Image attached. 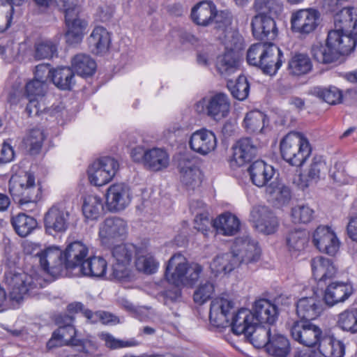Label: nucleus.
<instances>
[{
	"mask_svg": "<svg viewBox=\"0 0 357 357\" xmlns=\"http://www.w3.org/2000/svg\"><path fill=\"white\" fill-rule=\"evenodd\" d=\"M233 153L229 160L232 168L243 166L256 155L257 148L250 138L239 139L232 147Z\"/></svg>",
	"mask_w": 357,
	"mask_h": 357,
	"instance_id": "a211bd4d",
	"label": "nucleus"
},
{
	"mask_svg": "<svg viewBox=\"0 0 357 357\" xmlns=\"http://www.w3.org/2000/svg\"><path fill=\"white\" fill-rule=\"evenodd\" d=\"M47 90L45 80L33 79L29 82L25 86V93L29 100L26 112L29 116L40 115L42 112H47V109L43 101Z\"/></svg>",
	"mask_w": 357,
	"mask_h": 357,
	"instance_id": "1a4fd4ad",
	"label": "nucleus"
},
{
	"mask_svg": "<svg viewBox=\"0 0 357 357\" xmlns=\"http://www.w3.org/2000/svg\"><path fill=\"white\" fill-rule=\"evenodd\" d=\"M227 86L232 96L238 100H243L248 96L250 85L244 75L238 76L236 81L229 79Z\"/></svg>",
	"mask_w": 357,
	"mask_h": 357,
	"instance_id": "6e6d98bb",
	"label": "nucleus"
},
{
	"mask_svg": "<svg viewBox=\"0 0 357 357\" xmlns=\"http://www.w3.org/2000/svg\"><path fill=\"white\" fill-rule=\"evenodd\" d=\"M312 58L319 63L329 64L337 61L340 54L334 50L326 43L325 45L317 43L311 47Z\"/></svg>",
	"mask_w": 357,
	"mask_h": 357,
	"instance_id": "a18cd8bd",
	"label": "nucleus"
},
{
	"mask_svg": "<svg viewBox=\"0 0 357 357\" xmlns=\"http://www.w3.org/2000/svg\"><path fill=\"white\" fill-rule=\"evenodd\" d=\"M181 181L187 188L194 189L201 183L200 171L194 160L182 156L178 163Z\"/></svg>",
	"mask_w": 357,
	"mask_h": 357,
	"instance_id": "bb28decb",
	"label": "nucleus"
},
{
	"mask_svg": "<svg viewBox=\"0 0 357 357\" xmlns=\"http://www.w3.org/2000/svg\"><path fill=\"white\" fill-rule=\"evenodd\" d=\"M72 67L79 75L88 77L94 73L96 64L89 55L79 54L72 59Z\"/></svg>",
	"mask_w": 357,
	"mask_h": 357,
	"instance_id": "603ef678",
	"label": "nucleus"
},
{
	"mask_svg": "<svg viewBox=\"0 0 357 357\" xmlns=\"http://www.w3.org/2000/svg\"><path fill=\"white\" fill-rule=\"evenodd\" d=\"M89 252L88 248L80 241L70 243L63 252L64 266L68 274L66 277H75L84 264Z\"/></svg>",
	"mask_w": 357,
	"mask_h": 357,
	"instance_id": "2eb2a0df",
	"label": "nucleus"
},
{
	"mask_svg": "<svg viewBox=\"0 0 357 357\" xmlns=\"http://www.w3.org/2000/svg\"><path fill=\"white\" fill-rule=\"evenodd\" d=\"M58 6L65 14L68 30L66 33L67 43L75 44L81 42L87 22L79 17L81 10L78 0H56Z\"/></svg>",
	"mask_w": 357,
	"mask_h": 357,
	"instance_id": "39448f33",
	"label": "nucleus"
},
{
	"mask_svg": "<svg viewBox=\"0 0 357 357\" xmlns=\"http://www.w3.org/2000/svg\"><path fill=\"white\" fill-rule=\"evenodd\" d=\"M73 347L78 351L77 357H95L98 349L97 343L89 339H77Z\"/></svg>",
	"mask_w": 357,
	"mask_h": 357,
	"instance_id": "69168bd1",
	"label": "nucleus"
},
{
	"mask_svg": "<svg viewBox=\"0 0 357 357\" xmlns=\"http://www.w3.org/2000/svg\"><path fill=\"white\" fill-rule=\"evenodd\" d=\"M169 157L167 151L161 148L146 150L144 166L151 171L158 172L168 167Z\"/></svg>",
	"mask_w": 357,
	"mask_h": 357,
	"instance_id": "4c0bfd02",
	"label": "nucleus"
},
{
	"mask_svg": "<svg viewBox=\"0 0 357 357\" xmlns=\"http://www.w3.org/2000/svg\"><path fill=\"white\" fill-rule=\"evenodd\" d=\"M322 310L321 302L316 296L301 298L296 304V313L304 321L315 319Z\"/></svg>",
	"mask_w": 357,
	"mask_h": 357,
	"instance_id": "c756f323",
	"label": "nucleus"
},
{
	"mask_svg": "<svg viewBox=\"0 0 357 357\" xmlns=\"http://www.w3.org/2000/svg\"><path fill=\"white\" fill-rule=\"evenodd\" d=\"M73 319L71 316L67 315L60 317L56 322L59 328L53 333L51 339L47 343L48 349H52L63 345H70L73 347L76 338V330L72 324Z\"/></svg>",
	"mask_w": 357,
	"mask_h": 357,
	"instance_id": "ddd939ff",
	"label": "nucleus"
},
{
	"mask_svg": "<svg viewBox=\"0 0 357 357\" xmlns=\"http://www.w3.org/2000/svg\"><path fill=\"white\" fill-rule=\"evenodd\" d=\"M99 337L104 342L105 346L112 350L135 347L139 344V342L133 338L128 340H123L114 337L112 335L108 333H101L99 334Z\"/></svg>",
	"mask_w": 357,
	"mask_h": 357,
	"instance_id": "e2e57ef3",
	"label": "nucleus"
},
{
	"mask_svg": "<svg viewBox=\"0 0 357 357\" xmlns=\"http://www.w3.org/2000/svg\"><path fill=\"white\" fill-rule=\"evenodd\" d=\"M119 169L117 160L111 157H103L94 161L88 168L90 183L96 186L108 183Z\"/></svg>",
	"mask_w": 357,
	"mask_h": 357,
	"instance_id": "6e6552de",
	"label": "nucleus"
},
{
	"mask_svg": "<svg viewBox=\"0 0 357 357\" xmlns=\"http://www.w3.org/2000/svg\"><path fill=\"white\" fill-rule=\"evenodd\" d=\"M310 59L306 54H296L293 56L288 63V70L294 75L307 74L312 69Z\"/></svg>",
	"mask_w": 357,
	"mask_h": 357,
	"instance_id": "864d4df0",
	"label": "nucleus"
},
{
	"mask_svg": "<svg viewBox=\"0 0 357 357\" xmlns=\"http://www.w3.org/2000/svg\"><path fill=\"white\" fill-rule=\"evenodd\" d=\"M241 55L224 52L216 60L215 68L223 77L228 78L239 68Z\"/></svg>",
	"mask_w": 357,
	"mask_h": 357,
	"instance_id": "a19ab883",
	"label": "nucleus"
},
{
	"mask_svg": "<svg viewBox=\"0 0 357 357\" xmlns=\"http://www.w3.org/2000/svg\"><path fill=\"white\" fill-rule=\"evenodd\" d=\"M248 172L252 183L259 188L267 186L274 175L273 167L263 160H256L252 162Z\"/></svg>",
	"mask_w": 357,
	"mask_h": 357,
	"instance_id": "7c9ffc66",
	"label": "nucleus"
},
{
	"mask_svg": "<svg viewBox=\"0 0 357 357\" xmlns=\"http://www.w3.org/2000/svg\"><path fill=\"white\" fill-rule=\"evenodd\" d=\"M105 197L108 210L117 212L125 209L130 204L132 196L127 185L115 183L107 188Z\"/></svg>",
	"mask_w": 357,
	"mask_h": 357,
	"instance_id": "f3484780",
	"label": "nucleus"
},
{
	"mask_svg": "<svg viewBox=\"0 0 357 357\" xmlns=\"http://www.w3.org/2000/svg\"><path fill=\"white\" fill-rule=\"evenodd\" d=\"M37 255L43 270L52 277H66L68 274L64 266L63 253L59 248H47Z\"/></svg>",
	"mask_w": 357,
	"mask_h": 357,
	"instance_id": "f8f14e48",
	"label": "nucleus"
},
{
	"mask_svg": "<svg viewBox=\"0 0 357 357\" xmlns=\"http://www.w3.org/2000/svg\"><path fill=\"white\" fill-rule=\"evenodd\" d=\"M136 268L146 274H153L158 268V261L153 255V250L146 242L137 245L135 255Z\"/></svg>",
	"mask_w": 357,
	"mask_h": 357,
	"instance_id": "a878e982",
	"label": "nucleus"
},
{
	"mask_svg": "<svg viewBox=\"0 0 357 357\" xmlns=\"http://www.w3.org/2000/svg\"><path fill=\"white\" fill-rule=\"evenodd\" d=\"M275 17L255 15L251 26L253 36L258 40H274L278 36Z\"/></svg>",
	"mask_w": 357,
	"mask_h": 357,
	"instance_id": "5701e85b",
	"label": "nucleus"
},
{
	"mask_svg": "<svg viewBox=\"0 0 357 357\" xmlns=\"http://www.w3.org/2000/svg\"><path fill=\"white\" fill-rule=\"evenodd\" d=\"M319 17V12L316 9L298 10L291 14V29L294 32L302 35L309 34L317 29Z\"/></svg>",
	"mask_w": 357,
	"mask_h": 357,
	"instance_id": "4468645a",
	"label": "nucleus"
},
{
	"mask_svg": "<svg viewBox=\"0 0 357 357\" xmlns=\"http://www.w3.org/2000/svg\"><path fill=\"white\" fill-rule=\"evenodd\" d=\"M335 26L350 35L357 33V8H343L335 16Z\"/></svg>",
	"mask_w": 357,
	"mask_h": 357,
	"instance_id": "473e14b6",
	"label": "nucleus"
},
{
	"mask_svg": "<svg viewBox=\"0 0 357 357\" xmlns=\"http://www.w3.org/2000/svg\"><path fill=\"white\" fill-rule=\"evenodd\" d=\"M8 186L10 194L20 206L36 203L41 195L40 185L36 183L34 175L30 172L12 176Z\"/></svg>",
	"mask_w": 357,
	"mask_h": 357,
	"instance_id": "20e7f679",
	"label": "nucleus"
},
{
	"mask_svg": "<svg viewBox=\"0 0 357 357\" xmlns=\"http://www.w3.org/2000/svg\"><path fill=\"white\" fill-rule=\"evenodd\" d=\"M102 199L96 195H88L84 197L82 213L84 217L90 220H97L103 211Z\"/></svg>",
	"mask_w": 357,
	"mask_h": 357,
	"instance_id": "c03bdc74",
	"label": "nucleus"
},
{
	"mask_svg": "<svg viewBox=\"0 0 357 357\" xmlns=\"http://www.w3.org/2000/svg\"><path fill=\"white\" fill-rule=\"evenodd\" d=\"M255 321L273 324L277 319L278 310L276 305L266 299L257 301L253 308Z\"/></svg>",
	"mask_w": 357,
	"mask_h": 357,
	"instance_id": "e433bc0d",
	"label": "nucleus"
},
{
	"mask_svg": "<svg viewBox=\"0 0 357 357\" xmlns=\"http://www.w3.org/2000/svg\"><path fill=\"white\" fill-rule=\"evenodd\" d=\"M189 145L195 152L205 155L215 149L217 146L216 137L209 130L200 129L191 135Z\"/></svg>",
	"mask_w": 357,
	"mask_h": 357,
	"instance_id": "4be33fe9",
	"label": "nucleus"
},
{
	"mask_svg": "<svg viewBox=\"0 0 357 357\" xmlns=\"http://www.w3.org/2000/svg\"><path fill=\"white\" fill-rule=\"evenodd\" d=\"M250 221L259 232L265 234L275 233L279 225L276 216L265 206H254L250 211Z\"/></svg>",
	"mask_w": 357,
	"mask_h": 357,
	"instance_id": "dca6fc26",
	"label": "nucleus"
},
{
	"mask_svg": "<svg viewBox=\"0 0 357 357\" xmlns=\"http://www.w3.org/2000/svg\"><path fill=\"white\" fill-rule=\"evenodd\" d=\"M4 278L9 289V298L16 304L27 295H35L43 287L41 278L28 275L20 268L7 271Z\"/></svg>",
	"mask_w": 357,
	"mask_h": 357,
	"instance_id": "f03ea898",
	"label": "nucleus"
},
{
	"mask_svg": "<svg viewBox=\"0 0 357 357\" xmlns=\"http://www.w3.org/2000/svg\"><path fill=\"white\" fill-rule=\"evenodd\" d=\"M312 93L330 105H335L342 99L341 91L335 86L329 88L314 87Z\"/></svg>",
	"mask_w": 357,
	"mask_h": 357,
	"instance_id": "052dcab7",
	"label": "nucleus"
},
{
	"mask_svg": "<svg viewBox=\"0 0 357 357\" xmlns=\"http://www.w3.org/2000/svg\"><path fill=\"white\" fill-rule=\"evenodd\" d=\"M107 264L101 257H93L86 259L80 269L74 273V276L84 275L91 278H102L106 273Z\"/></svg>",
	"mask_w": 357,
	"mask_h": 357,
	"instance_id": "c9c22d12",
	"label": "nucleus"
},
{
	"mask_svg": "<svg viewBox=\"0 0 357 357\" xmlns=\"http://www.w3.org/2000/svg\"><path fill=\"white\" fill-rule=\"evenodd\" d=\"M327 172L328 166L325 160L322 156L317 155L312 159L306 170V175L308 181H317L324 177Z\"/></svg>",
	"mask_w": 357,
	"mask_h": 357,
	"instance_id": "4d7b16f0",
	"label": "nucleus"
},
{
	"mask_svg": "<svg viewBox=\"0 0 357 357\" xmlns=\"http://www.w3.org/2000/svg\"><path fill=\"white\" fill-rule=\"evenodd\" d=\"M232 252L238 257L241 263L256 261L260 256V249L257 243L248 235H243L235 239Z\"/></svg>",
	"mask_w": 357,
	"mask_h": 357,
	"instance_id": "aec40b11",
	"label": "nucleus"
},
{
	"mask_svg": "<svg viewBox=\"0 0 357 357\" xmlns=\"http://www.w3.org/2000/svg\"><path fill=\"white\" fill-rule=\"evenodd\" d=\"M240 221L236 216L225 213L213 221V227L217 232L224 236H234L240 229Z\"/></svg>",
	"mask_w": 357,
	"mask_h": 357,
	"instance_id": "ea45409f",
	"label": "nucleus"
},
{
	"mask_svg": "<svg viewBox=\"0 0 357 357\" xmlns=\"http://www.w3.org/2000/svg\"><path fill=\"white\" fill-rule=\"evenodd\" d=\"M51 79L53 84L61 90H71L75 84L74 73L69 67L53 69Z\"/></svg>",
	"mask_w": 357,
	"mask_h": 357,
	"instance_id": "de8ad7c7",
	"label": "nucleus"
},
{
	"mask_svg": "<svg viewBox=\"0 0 357 357\" xmlns=\"http://www.w3.org/2000/svg\"><path fill=\"white\" fill-rule=\"evenodd\" d=\"M266 121V115L259 110L248 112L244 119V126L247 132L261 133L263 132Z\"/></svg>",
	"mask_w": 357,
	"mask_h": 357,
	"instance_id": "5fc2aeb1",
	"label": "nucleus"
},
{
	"mask_svg": "<svg viewBox=\"0 0 357 357\" xmlns=\"http://www.w3.org/2000/svg\"><path fill=\"white\" fill-rule=\"evenodd\" d=\"M338 326L351 333H357V309L346 310L338 315Z\"/></svg>",
	"mask_w": 357,
	"mask_h": 357,
	"instance_id": "13d9d810",
	"label": "nucleus"
},
{
	"mask_svg": "<svg viewBox=\"0 0 357 357\" xmlns=\"http://www.w3.org/2000/svg\"><path fill=\"white\" fill-rule=\"evenodd\" d=\"M308 238V234L304 230L291 231L286 238L287 245L290 251H301L307 244Z\"/></svg>",
	"mask_w": 357,
	"mask_h": 357,
	"instance_id": "bf43d9fd",
	"label": "nucleus"
},
{
	"mask_svg": "<svg viewBox=\"0 0 357 357\" xmlns=\"http://www.w3.org/2000/svg\"><path fill=\"white\" fill-rule=\"evenodd\" d=\"M312 242L320 252L331 256L337 253L340 247L335 234L328 227H318L313 234Z\"/></svg>",
	"mask_w": 357,
	"mask_h": 357,
	"instance_id": "6ab92c4d",
	"label": "nucleus"
},
{
	"mask_svg": "<svg viewBox=\"0 0 357 357\" xmlns=\"http://www.w3.org/2000/svg\"><path fill=\"white\" fill-rule=\"evenodd\" d=\"M241 261L233 252L218 255L211 263L212 271L216 273H227L238 266Z\"/></svg>",
	"mask_w": 357,
	"mask_h": 357,
	"instance_id": "79ce46f5",
	"label": "nucleus"
},
{
	"mask_svg": "<svg viewBox=\"0 0 357 357\" xmlns=\"http://www.w3.org/2000/svg\"><path fill=\"white\" fill-rule=\"evenodd\" d=\"M128 233L126 222L119 217L107 218L99 226V237L102 244L109 245L123 240Z\"/></svg>",
	"mask_w": 357,
	"mask_h": 357,
	"instance_id": "9b49d317",
	"label": "nucleus"
},
{
	"mask_svg": "<svg viewBox=\"0 0 357 357\" xmlns=\"http://www.w3.org/2000/svg\"><path fill=\"white\" fill-rule=\"evenodd\" d=\"M252 8L256 15L276 17L282 13L283 5L280 0H255Z\"/></svg>",
	"mask_w": 357,
	"mask_h": 357,
	"instance_id": "09e8293b",
	"label": "nucleus"
},
{
	"mask_svg": "<svg viewBox=\"0 0 357 357\" xmlns=\"http://www.w3.org/2000/svg\"><path fill=\"white\" fill-rule=\"evenodd\" d=\"M70 213L62 206H52L45 215L44 223L47 231L57 233L64 232L68 227Z\"/></svg>",
	"mask_w": 357,
	"mask_h": 357,
	"instance_id": "412c9836",
	"label": "nucleus"
},
{
	"mask_svg": "<svg viewBox=\"0 0 357 357\" xmlns=\"http://www.w3.org/2000/svg\"><path fill=\"white\" fill-rule=\"evenodd\" d=\"M216 6L211 1H203L192 9L191 17L197 25L207 26L213 22Z\"/></svg>",
	"mask_w": 357,
	"mask_h": 357,
	"instance_id": "f704fd0d",
	"label": "nucleus"
},
{
	"mask_svg": "<svg viewBox=\"0 0 357 357\" xmlns=\"http://www.w3.org/2000/svg\"><path fill=\"white\" fill-rule=\"evenodd\" d=\"M110 41L109 32L105 28L100 26L95 27L88 38L89 47L91 52L96 54L107 52Z\"/></svg>",
	"mask_w": 357,
	"mask_h": 357,
	"instance_id": "58836bf2",
	"label": "nucleus"
},
{
	"mask_svg": "<svg viewBox=\"0 0 357 357\" xmlns=\"http://www.w3.org/2000/svg\"><path fill=\"white\" fill-rule=\"evenodd\" d=\"M10 222L15 231L21 237L27 236L37 227L36 220L23 213L12 216Z\"/></svg>",
	"mask_w": 357,
	"mask_h": 357,
	"instance_id": "37998d69",
	"label": "nucleus"
},
{
	"mask_svg": "<svg viewBox=\"0 0 357 357\" xmlns=\"http://www.w3.org/2000/svg\"><path fill=\"white\" fill-rule=\"evenodd\" d=\"M230 107L229 97L222 92L205 96L195 105V111L198 114L206 115L217 121L228 116Z\"/></svg>",
	"mask_w": 357,
	"mask_h": 357,
	"instance_id": "423d86ee",
	"label": "nucleus"
},
{
	"mask_svg": "<svg viewBox=\"0 0 357 357\" xmlns=\"http://www.w3.org/2000/svg\"><path fill=\"white\" fill-rule=\"evenodd\" d=\"M280 153L282 158L292 166H301L311 153L308 140L303 134L290 132L281 140Z\"/></svg>",
	"mask_w": 357,
	"mask_h": 357,
	"instance_id": "7ed1b4c3",
	"label": "nucleus"
},
{
	"mask_svg": "<svg viewBox=\"0 0 357 357\" xmlns=\"http://www.w3.org/2000/svg\"><path fill=\"white\" fill-rule=\"evenodd\" d=\"M137 245L133 244H121L112 248V276L122 280L129 276L130 267L134 253H137Z\"/></svg>",
	"mask_w": 357,
	"mask_h": 357,
	"instance_id": "0eeeda50",
	"label": "nucleus"
},
{
	"mask_svg": "<svg viewBox=\"0 0 357 357\" xmlns=\"http://www.w3.org/2000/svg\"><path fill=\"white\" fill-rule=\"evenodd\" d=\"M326 43L341 56L349 53L356 46V41L349 33L336 28L328 32Z\"/></svg>",
	"mask_w": 357,
	"mask_h": 357,
	"instance_id": "cd10ccee",
	"label": "nucleus"
},
{
	"mask_svg": "<svg viewBox=\"0 0 357 357\" xmlns=\"http://www.w3.org/2000/svg\"><path fill=\"white\" fill-rule=\"evenodd\" d=\"M45 135L43 130L40 129H32L25 139V144L29 147L31 154L38 153L43 145Z\"/></svg>",
	"mask_w": 357,
	"mask_h": 357,
	"instance_id": "774afa93",
	"label": "nucleus"
},
{
	"mask_svg": "<svg viewBox=\"0 0 357 357\" xmlns=\"http://www.w3.org/2000/svg\"><path fill=\"white\" fill-rule=\"evenodd\" d=\"M266 192L272 196L273 199H275L280 205H284L291 199L290 189L282 184L271 183L266 186Z\"/></svg>",
	"mask_w": 357,
	"mask_h": 357,
	"instance_id": "0e129e2a",
	"label": "nucleus"
},
{
	"mask_svg": "<svg viewBox=\"0 0 357 357\" xmlns=\"http://www.w3.org/2000/svg\"><path fill=\"white\" fill-rule=\"evenodd\" d=\"M273 335V333L271 331V329H266L264 327H255V332H252L251 334H246L245 337L249 339L251 343L255 347H265L266 348L268 342L269 341V337Z\"/></svg>",
	"mask_w": 357,
	"mask_h": 357,
	"instance_id": "338daca9",
	"label": "nucleus"
},
{
	"mask_svg": "<svg viewBox=\"0 0 357 357\" xmlns=\"http://www.w3.org/2000/svg\"><path fill=\"white\" fill-rule=\"evenodd\" d=\"M269 43H258L252 45L247 52V61L250 65L259 68Z\"/></svg>",
	"mask_w": 357,
	"mask_h": 357,
	"instance_id": "680f3d73",
	"label": "nucleus"
},
{
	"mask_svg": "<svg viewBox=\"0 0 357 357\" xmlns=\"http://www.w3.org/2000/svg\"><path fill=\"white\" fill-rule=\"evenodd\" d=\"M229 324L234 333L236 335L251 334L255 332L257 323L252 312L245 308H241L230 317Z\"/></svg>",
	"mask_w": 357,
	"mask_h": 357,
	"instance_id": "393cba45",
	"label": "nucleus"
},
{
	"mask_svg": "<svg viewBox=\"0 0 357 357\" xmlns=\"http://www.w3.org/2000/svg\"><path fill=\"white\" fill-rule=\"evenodd\" d=\"M283 57V53L280 49L273 43H269L259 68L265 74L273 75L281 67Z\"/></svg>",
	"mask_w": 357,
	"mask_h": 357,
	"instance_id": "2f4dec72",
	"label": "nucleus"
},
{
	"mask_svg": "<svg viewBox=\"0 0 357 357\" xmlns=\"http://www.w3.org/2000/svg\"><path fill=\"white\" fill-rule=\"evenodd\" d=\"M236 307L234 301L227 295H222L211 301L209 319L212 325L224 327L230 322L231 315L234 314Z\"/></svg>",
	"mask_w": 357,
	"mask_h": 357,
	"instance_id": "9d476101",
	"label": "nucleus"
},
{
	"mask_svg": "<svg viewBox=\"0 0 357 357\" xmlns=\"http://www.w3.org/2000/svg\"><path fill=\"white\" fill-rule=\"evenodd\" d=\"M57 54V45L47 38H38L33 45V56L36 60L50 59Z\"/></svg>",
	"mask_w": 357,
	"mask_h": 357,
	"instance_id": "8fccbe9b",
	"label": "nucleus"
},
{
	"mask_svg": "<svg viewBox=\"0 0 357 357\" xmlns=\"http://www.w3.org/2000/svg\"><path fill=\"white\" fill-rule=\"evenodd\" d=\"M188 264L185 257L180 254L174 255L169 260L165 271L167 281L176 287L182 285Z\"/></svg>",
	"mask_w": 357,
	"mask_h": 357,
	"instance_id": "b1692460",
	"label": "nucleus"
},
{
	"mask_svg": "<svg viewBox=\"0 0 357 357\" xmlns=\"http://www.w3.org/2000/svg\"><path fill=\"white\" fill-rule=\"evenodd\" d=\"M220 38L225 46V52L241 55L243 49V38L237 31L229 29Z\"/></svg>",
	"mask_w": 357,
	"mask_h": 357,
	"instance_id": "3c124183",
	"label": "nucleus"
},
{
	"mask_svg": "<svg viewBox=\"0 0 357 357\" xmlns=\"http://www.w3.org/2000/svg\"><path fill=\"white\" fill-rule=\"evenodd\" d=\"M291 335L296 341L308 347L319 344V351L324 357H344L345 345L343 342L332 336H322L321 328L309 321L294 322Z\"/></svg>",
	"mask_w": 357,
	"mask_h": 357,
	"instance_id": "f257e3e1",
	"label": "nucleus"
},
{
	"mask_svg": "<svg viewBox=\"0 0 357 357\" xmlns=\"http://www.w3.org/2000/svg\"><path fill=\"white\" fill-rule=\"evenodd\" d=\"M354 293L351 284L349 282H332L324 291V300L328 306H333L348 299Z\"/></svg>",
	"mask_w": 357,
	"mask_h": 357,
	"instance_id": "c85d7f7f",
	"label": "nucleus"
},
{
	"mask_svg": "<svg viewBox=\"0 0 357 357\" xmlns=\"http://www.w3.org/2000/svg\"><path fill=\"white\" fill-rule=\"evenodd\" d=\"M311 268L314 278L319 282H325L335 276L337 268L332 261L319 256L311 260Z\"/></svg>",
	"mask_w": 357,
	"mask_h": 357,
	"instance_id": "72a5a7b5",
	"label": "nucleus"
},
{
	"mask_svg": "<svg viewBox=\"0 0 357 357\" xmlns=\"http://www.w3.org/2000/svg\"><path fill=\"white\" fill-rule=\"evenodd\" d=\"M266 351L274 357H286L290 351L289 342L283 335L274 333L269 337Z\"/></svg>",
	"mask_w": 357,
	"mask_h": 357,
	"instance_id": "49530a36",
	"label": "nucleus"
}]
</instances>
